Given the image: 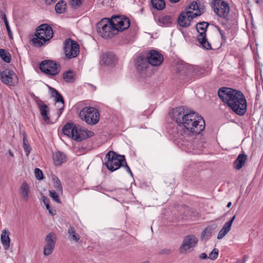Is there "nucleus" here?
Wrapping results in <instances>:
<instances>
[{"label": "nucleus", "mask_w": 263, "mask_h": 263, "mask_svg": "<svg viewBox=\"0 0 263 263\" xmlns=\"http://www.w3.org/2000/svg\"><path fill=\"white\" fill-rule=\"evenodd\" d=\"M170 116L178 126V138H185L199 135L205 128L203 117L185 106L173 108Z\"/></svg>", "instance_id": "obj_1"}, {"label": "nucleus", "mask_w": 263, "mask_h": 263, "mask_svg": "<svg viewBox=\"0 0 263 263\" xmlns=\"http://www.w3.org/2000/svg\"><path fill=\"white\" fill-rule=\"evenodd\" d=\"M53 36V31L51 27L48 24H42L36 28L30 42L32 46L41 47L49 42Z\"/></svg>", "instance_id": "obj_2"}, {"label": "nucleus", "mask_w": 263, "mask_h": 263, "mask_svg": "<svg viewBox=\"0 0 263 263\" xmlns=\"http://www.w3.org/2000/svg\"><path fill=\"white\" fill-rule=\"evenodd\" d=\"M106 161L104 164L107 169L113 172L121 167H124L132 177L133 173L129 166L127 165L124 155L118 154L113 151H109L105 155Z\"/></svg>", "instance_id": "obj_3"}, {"label": "nucleus", "mask_w": 263, "mask_h": 263, "mask_svg": "<svg viewBox=\"0 0 263 263\" xmlns=\"http://www.w3.org/2000/svg\"><path fill=\"white\" fill-rule=\"evenodd\" d=\"M97 33L103 38L109 39L117 34L116 25L110 18L104 17L96 24Z\"/></svg>", "instance_id": "obj_4"}, {"label": "nucleus", "mask_w": 263, "mask_h": 263, "mask_svg": "<svg viewBox=\"0 0 263 263\" xmlns=\"http://www.w3.org/2000/svg\"><path fill=\"white\" fill-rule=\"evenodd\" d=\"M243 95L240 90L229 87H221L218 90L219 98L230 108Z\"/></svg>", "instance_id": "obj_5"}, {"label": "nucleus", "mask_w": 263, "mask_h": 263, "mask_svg": "<svg viewBox=\"0 0 263 263\" xmlns=\"http://www.w3.org/2000/svg\"><path fill=\"white\" fill-rule=\"evenodd\" d=\"M83 121L88 124L95 125L100 120V114L97 109L93 107H86L81 109L79 115Z\"/></svg>", "instance_id": "obj_6"}, {"label": "nucleus", "mask_w": 263, "mask_h": 263, "mask_svg": "<svg viewBox=\"0 0 263 263\" xmlns=\"http://www.w3.org/2000/svg\"><path fill=\"white\" fill-rule=\"evenodd\" d=\"M210 24L207 22H200L196 25V29L198 32L197 40L202 48L206 50L212 49L211 44L206 37V31Z\"/></svg>", "instance_id": "obj_7"}, {"label": "nucleus", "mask_w": 263, "mask_h": 263, "mask_svg": "<svg viewBox=\"0 0 263 263\" xmlns=\"http://www.w3.org/2000/svg\"><path fill=\"white\" fill-rule=\"evenodd\" d=\"M39 69L43 73L53 77L60 73L61 65L55 61L45 60L40 63Z\"/></svg>", "instance_id": "obj_8"}, {"label": "nucleus", "mask_w": 263, "mask_h": 263, "mask_svg": "<svg viewBox=\"0 0 263 263\" xmlns=\"http://www.w3.org/2000/svg\"><path fill=\"white\" fill-rule=\"evenodd\" d=\"M211 6L218 16L225 20L228 19L227 16L230 11L228 3L222 0H213Z\"/></svg>", "instance_id": "obj_9"}, {"label": "nucleus", "mask_w": 263, "mask_h": 263, "mask_svg": "<svg viewBox=\"0 0 263 263\" xmlns=\"http://www.w3.org/2000/svg\"><path fill=\"white\" fill-rule=\"evenodd\" d=\"M64 50L66 58L71 59L79 54L80 46L76 41L69 38L64 42Z\"/></svg>", "instance_id": "obj_10"}, {"label": "nucleus", "mask_w": 263, "mask_h": 263, "mask_svg": "<svg viewBox=\"0 0 263 263\" xmlns=\"http://www.w3.org/2000/svg\"><path fill=\"white\" fill-rule=\"evenodd\" d=\"M111 19L116 25V28L117 30V33L119 32H122L128 29L130 26L129 19L123 15H114Z\"/></svg>", "instance_id": "obj_11"}, {"label": "nucleus", "mask_w": 263, "mask_h": 263, "mask_svg": "<svg viewBox=\"0 0 263 263\" xmlns=\"http://www.w3.org/2000/svg\"><path fill=\"white\" fill-rule=\"evenodd\" d=\"M0 79L5 84L14 86L17 82V77L12 70L6 69L0 72Z\"/></svg>", "instance_id": "obj_12"}, {"label": "nucleus", "mask_w": 263, "mask_h": 263, "mask_svg": "<svg viewBox=\"0 0 263 263\" xmlns=\"http://www.w3.org/2000/svg\"><path fill=\"white\" fill-rule=\"evenodd\" d=\"M230 109L236 115L243 116L247 110V102L245 95L241 96L235 104H232Z\"/></svg>", "instance_id": "obj_13"}, {"label": "nucleus", "mask_w": 263, "mask_h": 263, "mask_svg": "<svg viewBox=\"0 0 263 263\" xmlns=\"http://www.w3.org/2000/svg\"><path fill=\"white\" fill-rule=\"evenodd\" d=\"M147 60L150 65L154 66H158L163 62V57L158 51L152 49L149 51L147 56Z\"/></svg>", "instance_id": "obj_14"}, {"label": "nucleus", "mask_w": 263, "mask_h": 263, "mask_svg": "<svg viewBox=\"0 0 263 263\" xmlns=\"http://www.w3.org/2000/svg\"><path fill=\"white\" fill-rule=\"evenodd\" d=\"M235 21L230 22L228 19L225 20L224 22L221 23L226 32V37H227V39H229L230 41L234 38L236 32L235 26L237 25Z\"/></svg>", "instance_id": "obj_15"}, {"label": "nucleus", "mask_w": 263, "mask_h": 263, "mask_svg": "<svg viewBox=\"0 0 263 263\" xmlns=\"http://www.w3.org/2000/svg\"><path fill=\"white\" fill-rule=\"evenodd\" d=\"M198 241V238L194 235H189L185 236L181 246L180 247V251L182 253V251H187L195 247Z\"/></svg>", "instance_id": "obj_16"}, {"label": "nucleus", "mask_w": 263, "mask_h": 263, "mask_svg": "<svg viewBox=\"0 0 263 263\" xmlns=\"http://www.w3.org/2000/svg\"><path fill=\"white\" fill-rule=\"evenodd\" d=\"M118 58L112 52H106L101 57L102 64L110 66H115L118 63Z\"/></svg>", "instance_id": "obj_17"}, {"label": "nucleus", "mask_w": 263, "mask_h": 263, "mask_svg": "<svg viewBox=\"0 0 263 263\" xmlns=\"http://www.w3.org/2000/svg\"><path fill=\"white\" fill-rule=\"evenodd\" d=\"M35 101L39 108L41 115L43 120L46 122L49 121L50 118L48 116L50 111L49 107L37 97L35 99Z\"/></svg>", "instance_id": "obj_18"}, {"label": "nucleus", "mask_w": 263, "mask_h": 263, "mask_svg": "<svg viewBox=\"0 0 263 263\" xmlns=\"http://www.w3.org/2000/svg\"><path fill=\"white\" fill-rule=\"evenodd\" d=\"M149 64L147 57L143 55L139 56L136 60V69L140 73H144L148 68Z\"/></svg>", "instance_id": "obj_19"}, {"label": "nucleus", "mask_w": 263, "mask_h": 263, "mask_svg": "<svg viewBox=\"0 0 263 263\" xmlns=\"http://www.w3.org/2000/svg\"><path fill=\"white\" fill-rule=\"evenodd\" d=\"M77 126L73 123H67L63 127L62 132L64 135L71 138L74 140L75 133L77 132Z\"/></svg>", "instance_id": "obj_20"}, {"label": "nucleus", "mask_w": 263, "mask_h": 263, "mask_svg": "<svg viewBox=\"0 0 263 263\" xmlns=\"http://www.w3.org/2000/svg\"><path fill=\"white\" fill-rule=\"evenodd\" d=\"M190 12H182L179 15L177 20L178 25L182 27H187L190 26L191 21L188 18Z\"/></svg>", "instance_id": "obj_21"}, {"label": "nucleus", "mask_w": 263, "mask_h": 263, "mask_svg": "<svg viewBox=\"0 0 263 263\" xmlns=\"http://www.w3.org/2000/svg\"><path fill=\"white\" fill-rule=\"evenodd\" d=\"M10 232L7 229H4L1 234V240L5 250H8L10 247Z\"/></svg>", "instance_id": "obj_22"}, {"label": "nucleus", "mask_w": 263, "mask_h": 263, "mask_svg": "<svg viewBox=\"0 0 263 263\" xmlns=\"http://www.w3.org/2000/svg\"><path fill=\"white\" fill-rule=\"evenodd\" d=\"M247 159V156L245 154H240L233 162L234 167L239 170L241 169L245 164Z\"/></svg>", "instance_id": "obj_23"}, {"label": "nucleus", "mask_w": 263, "mask_h": 263, "mask_svg": "<svg viewBox=\"0 0 263 263\" xmlns=\"http://www.w3.org/2000/svg\"><path fill=\"white\" fill-rule=\"evenodd\" d=\"M53 160L55 165H60L66 161V156L63 152L57 151L53 154Z\"/></svg>", "instance_id": "obj_24"}, {"label": "nucleus", "mask_w": 263, "mask_h": 263, "mask_svg": "<svg viewBox=\"0 0 263 263\" xmlns=\"http://www.w3.org/2000/svg\"><path fill=\"white\" fill-rule=\"evenodd\" d=\"M51 92V97L54 98V101L56 103H60L62 104H65V101L62 95L55 88L48 86Z\"/></svg>", "instance_id": "obj_25"}, {"label": "nucleus", "mask_w": 263, "mask_h": 263, "mask_svg": "<svg viewBox=\"0 0 263 263\" xmlns=\"http://www.w3.org/2000/svg\"><path fill=\"white\" fill-rule=\"evenodd\" d=\"M74 140L80 142L88 138L86 130L82 129L80 125L77 126V132L75 133Z\"/></svg>", "instance_id": "obj_26"}, {"label": "nucleus", "mask_w": 263, "mask_h": 263, "mask_svg": "<svg viewBox=\"0 0 263 263\" xmlns=\"http://www.w3.org/2000/svg\"><path fill=\"white\" fill-rule=\"evenodd\" d=\"M63 79L67 83H73L75 80L74 71L72 70H68L63 74Z\"/></svg>", "instance_id": "obj_27"}, {"label": "nucleus", "mask_w": 263, "mask_h": 263, "mask_svg": "<svg viewBox=\"0 0 263 263\" xmlns=\"http://www.w3.org/2000/svg\"><path fill=\"white\" fill-rule=\"evenodd\" d=\"M216 225L215 224L207 226L201 233V239H203L205 237L210 236L212 232L216 229Z\"/></svg>", "instance_id": "obj_28"}, {"label": "nucleus", "mask_w": 263, "mask_h": 263, "mask_svg": "<svg viewBox=\"0 0 263 263\" xmlns=\"http://www.w3.org/2000/svg\"><path fill=\"white\" fill-rule=\"evenodd\" d=\"M56 241L57 238L55 234L53 232H50L45 238V241L46 243L51 245L53 246H55Z\"/></svg>", "instance_id": "obj_29"}, {"label": "nucleus", "mask_w": 263, "mask_h": 263, "mask_svg": "<svg viewBox=\"0 0 263 263\" xmlns=\"http://www.w3.org/2000/svg\"><path fill=\"white\" fill-rule=\"evenodd\" d=\"M0 57L6 63H9L11 62V55L6 49H0Z\"/></svg>", "instance_id": "obj_30"}, {"label": "nucleus", "mask_w": 263, "mask_h": 263, "mask_svg": "<svg viewBox=\"0 0 263 263\" xmlns=\"http://www.w3.org/2000/svg\"><path fill=\"white\" fill-rule=\"evenodd\" d=\"M20 190L22 197L27 200L29 192V186L28 183L26 182H24L21 186Z\"/></svg>", "instance_id": "obj_31"}, {"label": "nucleus", "mask_w": 263, "mask_h": 263, "mask_svg": "<svg viewBox=\"0 0 263 263\" xmlns=\"http://www.w3.org/2000/svg\"><path fill=\"white\" fill-rule=\"evenodd\" d=\"M66 3L64 1H59L55 6V10L57 13L61 14L65 12Z\"/></svg>", "instance_id": "obj_32"}, {"label": "nucleus", "mask_w": 263, "mask_h": 263, "mask_svg": "<svg viewBox=\"0 0 263 263\" xmlns=\"http://www.w3.org/2000/svg\"><path fill=\"white\" fill-rule=\"evenodd\" d=\"M231 227L225 223L222 228L219 232L217 235V239H221L223 238L227 233L230 231Z\"/></svg>", "instance_id": "obj_33"}, {"label": "nucleus", "mask_w": 263, "mask_h": 263, "mask_svg": "<svg viewBox=\"0 0 263 263\" xmlns=\"http://www.w3.org/2000/svg\"><path fill=\"white\" fill-rule=\"evenodd\" d=\"M173 18L170 15H165L158 19V22L163 24L164 26H169L172 23Z\"/></svg>", "instance_id": "obj_34"}, {"label": "nucleus", "mask_w": 263, "mask_h": 263, "mask_svg": "<svg viewBox=\"0 0 263 263\" xmlns=\"http://www.w3.org/2000/svg\"><path fill=\"white\" fill-rule=\"evenodd\" d=\"M23 147H24V149L26 153V156H28L30 153L31 148L28 143V140L27 139L26 134L25 132H23Z\"/></svg>", "instance_id": "obj_35"}, {"label": "nucleus", "mask_w": 263, "mask_h": 263, "mask_svg": "<svg viewBox=\"0 0 263 263\" xmlns=\"http://www.w3.org/2000/svg\"><path fill=\"white\" fill-rule=\"evenodd\" d=\"M52 181L54 184V187L57 189L58 192L63 193V187L61 184V181L58 177L53 176L52 177Z\"/></svg>", "instance_id": "obj_36"}, {"label": "nucleus", "mask_w": 263, "mask_h": 263, "mask_svg": "<svg viewBox=\"0 0 263 263\" xmlns=\"http://www.w3.org/2000/svg\"><path fill=\"white\" fill-rule=\"evenodd\" d=\"M55 246L45 243L43 249V254L45 256L50 255L53 251Z\"/></svg>", "instance_id": "obj_37"}, {"label": "nucleus", "mask_w": 263, "mask_h": 263, "mask_svg": "<svg viewBox=\"0 0 263 263\" xmlns=\"http://www.w3.org/2000/svg\"><path fill=\"white\" fill-rule=\"evenodd\" d=\"M68 234L72 240L76 241H78L79 240V235L76 233L74 228L70 227L68 229Z\"/></svg>", "instance_id": "obj_38"}, {"label": "nucleus", "mask_w": 263, "mask_h": 263, "mask_svg": "<svg viewBox=\"0 0 263 263\" xmlns=\"http://www.w3.org/2000/svg\"><path fill=\"white\" fill-rule=\"evenodd\" d=\"M187 12H190L191 13H189L188 18H190L191 21H192L194 18H195L197 16H200L204 12V8L200 9L198 10H196V12L193 13L191 11H188Z\"/></svg>", "instance_id": "obj_39"}, {"label": "nucleus", "mask_w": 263, "mask_h": 263, "mask_svg": "<svg viewBox=\"0 0 263 263\" xmlns=\"http://www.w3.org/2000/svg\"><path fill=\"white\" fill-rule=\"evenodd\" d=\"M70 5L73 9H77L82 5V0H70Z\"/></svg>", "instance_id": "obj_40"}, {"label": "nucleus", "mask_w": 263, "mask_h": 263, "mask_svg": "<svg viewBox=\"0 0 263 263\" xmlns=\"http://www.w3.org/2000/svg\"><path fill=\"white\" fill-rule=\"evenodd\" d=\"M49 196L55 201L59 203H61V201L59 198V196L55 191H49Z\"/></svg>", "instance_id": "obj_41"}, {"label": "nucleus", "mask_w": 263, "mask_h": 263, "mask_svg": "<svg viewBox=\"0 0 263 263\" xmlns=\"http://www.w3.org/2000/svg\"><path fill=\"white\" fill-rule=\"evenodd\" d=\"M219 253V250L217 248H214L212 251L210 253L209 258L213 260L217 258Z\"/></svg>", "instance_id": "obj_42"}, {"label": "nucleus", "mask_w": 263, "mask_h": 263, "mask_svg": "<svg viewBox=\"0 0 263 263\" xmlns=\"http://www.w3.org/2000/svg\"><path fill=\"white\" fill-rule=\"evenodd\" d=\"M34 174L36 178L39 180H41L43 179V173L42 171L39 168H35Z\"/></svg>", "instance_id": "obj_43"}, {"label": "nucleus", "mask_w": 263, "mask_h": 263, "mask_svg": "<svg viewBox=\"0 0 263 263\" xmlns=\"http://www.w3.org/2000/svg\"><path fill=\"white\" fill-rule=\"evenodd\" d=\"M215 27L217 29L219 34H220L223 42L225 43L227 40V37H226V32H224V30L221 29L220 27H219L218 26L215 25Z\"/></svg>", "instance_id": "obj_44"}, {"label": "nucleus", "mask_w": 263, "mask_h": 263, "mask_svg": "<svg viewBox=\"0 0 263 263\" xmlns=\"http://www.w3.org/2000/svg\"><path fill=\"white\" fill-rule=\"evenodd\" d=\"M215 27L217 29L219 34H220L223 42L225 43L227 40V37H226V32H224V30L221 29L220 27H219L218 26L215 25Z\"/></svg>", "instance_id": "obj_45"}, {"label": "nucleus", "mask_w": 263, "mask_h": 263, "mask_svg": "<svg viewBox=\"0 0 263 263\" xmlns=\"http://www.w3.org/2000/svg\"><path fill=\"white\" fill-rule=\"evenodd\" d=\"M215 27L217 29L219 34H220L223 42L225 43L227 40V37H226V32H224V30L221 29L220 27H219L218 26L215 25Z\"/></svg>", "instance_id": "obj_46"}, {"label": "nucleus", "mask_w": 263, "mask_h": 263, "mask_svg": "<svg viewBox=\"0 0 263 263\" xmlns=\"http://www.w3.org/2000/svg\"><path fill=\"white\" fill-rule=\"evenodd\" d=\"M188 9L192 10H198L200 9H202L199 6L197 5V3L195 1L192 2L188 6Z\"/></svg>", "instance_id": "obj_47"}, {"label": "nucleus", "mask_w": 263, "mask_h": 263, "mask_svg": "<svg viewBox=\"0 0 263 263\" xmlns=\"http://www.w3.org/2000/svg\"><path fill=\"white\" fill-rule=\"evenodd\" d=\"M0 18L3 20L5 25L9 24L5 13L2 10H0Z\"/></svg>", "instance_id": "obj_48"}, {"label": "nucleus", "mask_w": 263, "mask_h": 263, "mask_svg": "<svg viewBox=\"0 0 263 263\" xmlns=\"http://www.w3.org/2000/svg\"><path fill=\"white\" fill-rule=\"evenodd\" d=\"M5 26H6L9 39H13L12 33L11 31L9 25V24L6 25Z\"/></svg>", "instance_id": "obj_49"}, {"label": "nucleus", "mask_w": 263, "mask_h": 263, "mask_svg": "<svg viewBox=\"0 0 263 263\" xmlns=\"http://www.w3.org/2000/svg\"><path fill=\"white\" fill-rule=\"evenodd\" d=\"M190 212H189V210L188 209V208L186 207V206H184L183 208V217L182 218H184V217H187V216L189 215Z\"/></svg>", "instance_id": "obj_50"}, {"label": "nucleus", "mask_w": 263, "mask_h": 263, "mask_svg": "<svg viewBox=\"0 0 263 263\" xmlns=\"http://www.w3.org/2000/svg\"><path fill=\"white\" fill-rule=\"evenodd\" d=\"M42 199L45 205L50 203V200L47 197L43 196L42 197Z\"/></svg>", "instance_id": "obj_51"}, {"label": "nucleus", "mask_w": 263, "mask_h": 263, "mask_svg": "<svg viewBox=\"0 0 263 263\" xmlns=\"http://www.w3.org/2000/svg\"><path fill=\"white\" fill-rule=\"evenodd\" d=\"M65 107V104H62V106L59 108L58 112H57L58 117H59L62 114Z\"/></svg>", "instance_id": "obj_52"}, {"label": "nucleus", "mask_w": 263, "mask_h": 263, "mask_svg": "<svg viewBox=\"0 0 263 263\" xmlns=\"http://www.w3.org/2000/svg\"><path fill=\"white\" fill-rule=\"evenodd\" d=\"M236 218V215H234L229 221L226 222V223L228 224V225H229L230 226L232 227V223L234 222V220Z\"/></svg>", "instance_id": "obj_53"}, {"label": "nucleus", "mask_w": 263, "mask_h": 263, "mask_svg": "<svg viewBox=\"0 0 263 263\" xmlns=\"http://www.w3.org/2000/svg\"><path fill=\"white\" fill-rule=\"evenodd\" d=\"M170 253H171V250L169 249H164V250H161V252H160V253L161 254H170Z\"/></svg>", "instance_id": "obj_54"}, {"label": "nucleus", "mask_w": 263, "mask_h": 263, "mask_svg": "<svg viewBox=\"0 0 263 263\" xmlns=\"http://www.w3.org/2000/svg\"><path fill=\"white\" fill-rule=\"evenodd\" d=\"M199 258L201 259H205L209 258V257L207 256L205 253H203L200 254V255L199 256Z\"/></svg>", "instance_id": "obj_55"}, {"label": "nucleus", "mask_w": 263, "mask_h": 263, "mask_svg": "<svg viewBox=\"0 0 263 263\" xmlns=\"http://www.w3.org/2000/svg\"><path fill=\"white\" fill-rule=\"evenodd\" d=\"M57 0H45V3L46 5H51L52 4L55 2Z\"/></svg>", "instance_id": "obj_56"}, {"label": "nucleus", "mask_w": 263, "mask_h": 263, "mask_svg": "<svg viewBox=\"0 0 263 263\" xmlns=\"http://www.w3.org/2000/svg\"><path fill=\"white\" fill-rule=\"evenodd\" d=\"M87 135H88V138L91 137L94 135V133L88 130H86Z\"/></svg>", "instance_id": "obj_57"}, {"label": "nucleus", "mask_w": 263, "mask_h": 263, "mask_svg": "<svg viewBox=\"0 0 263 263\" xmlns=\"http://www.w3.org/2000/svg\"><path fill=\"white\" fill-rule=\"evenodd\" d=\"M49 213L50 215H55V210H53L52 209H51L50 210H49Z\"/></svg>", "instance_id": "obj_58"}, {"label": "nucleus", "mask_w": 263, "mask_h": 263, "mask_svg": "<svg viewBox=\"0 0 263 263\" xmlns=\"http://www.w3.org/2000/svg\"><path fill=\"white\" fill-rule=\"evenodd\" d=\"M155 3L156 4V7L157 8L155 9L157 10H160L158 8V6L160 5V1H157L156 2H155Z\"/></svg>", "instance_id": "obj_59"}, {"label": "nucleus", "mask_w": 263, "mask_h": 263, "mask_svg": "<svg viewBox=\"0 0 263 263\" xmlns=\"http://www.w3.org/2000/svg\"><path fill=\"white\" fill-rule=\"evenodd\" d=\"M172 3H176L180 1V0H169Z\"/></svg>", "instance_id": "obj_60"}, {"label": "nucleus", "mask_w": 263, "mask_h": 263, "mask_svg": "<svg viewBox=\"0 0 263 263\" xmlns=\"http://www.w3.org/2000/svg\"><path fill=\"white\" fill-rule=\"evenodd\" d=\"M45 206H46V209H47V210L48 211H49V210H50V209H51V208H50V204H47V205H45Z\"/></svg>", "instance_id": "obj_61"}, {"label": "nucleus", "mask_w": 263, "mask_h": 263, "mask_svg": "<svg viewBox=\"0 0 263 263\" xmlns=\"http://www.w3.org/2000/svg\"><path fill=\"white\" fill-rule=\"evenodd\" d=\"M9 154L11 157H13V154L10 150H9Z\"/></svg>", "instance_id": "obj_62"}, {"label": "nucleus", "mask_w": 263, "mask_h": 263, "mask_svg": "<svg viewBox=\"0 0 263 263\" xmlns=\"http://www.w3.org/2000/svg\"><path fill=\"white\" fill-rule=\"evenodd\" d=\"M231 205H232V202H229L228 203V204H227V208H230V207L231 206Z\"/></svg>", "instance_id": "obj_63"}, {"label": "nucleus", "mask_w": 263, "mask_h": 263, "mask_svg": "<svg viewBox=\"0 0 263 263\" xmlns=\"http://www.w3.org/2000/svg\"><path fill=\"white\" fill-rule=\"evenodd\" d=\"M261 2H262V0H256V3L257 4H259Z\"/></svg>", "instance_id": "obj_64"}]
</instances>
